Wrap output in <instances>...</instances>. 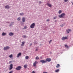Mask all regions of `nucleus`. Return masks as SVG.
Returning <instances> with one entry per match:
<instances>
[{
    "mask_svg": "<svg viewBox=\"0 0 73 73\" xmlns=\"http://www.w3.org/2000/svg\"><path fill=\"white\" fill-rule=\"evenodd\" d=\"M65 13H62L61 15H58V17L60 18H64V17L65 16Z\"/></svg>",
    "mask_w": 73,
    "mask_h": 73,
    "instance_id": "f257e3e1",
    "label": "nucleus"
},
{
    "mask_svg": "<svg viewBox=\"0 0 73 73\" xmlns=\"http://www.w3.org/2000/svg\"><path fill=\"white\" fill-rule=\"evenodd\" d=\"M35 26V23H33L31 25L30 28H34Z\"/></svg>",
    "mask_w": 73,
    "mask_h": 73,
    "instance_id": "f03ea898",
    "label": "nucleus"
},
{
    "mask_svg": "<svg viewBox=\"0 0 73 73\" xmlns=\"http://www.w3.org/2000/svg\"><path fill=\"white\" fill-rule=\"evenodd\" d=\"M21 68V66H18L15 69L17 70H20Z\"/></svg>",
    "mask_w": 73,
    "mask_h": 73,
    "instance_id": "7ed1b4c3",
    "label": "nucleus"
},
{
    "mask_svg": "<svg viewBox=\"0 0 73 73\" xmlns=\"http://www.w3.org/2000/svg\"><path fill=\"white\" fill-rule=\"evenodd\" d=\"M66 39H68V37L66 36L63 37L61 39L63 41H64L65 40H66Z\"/></svg>",
    "mask_w": 73,
    "mask_h": 73,
    "instance_id": "20e7f679",
    "label": "nucleus"
},
{
    "mask_svg": "<svg viewBox=\"0 0 73 73\" xmlns=\"http://www.w3.org/2000/svg\"><path fill=\"white\" fill-rule=\"evenodd\" d=\"M46 61L48 62H50L51 61V59L50 58H47L46 59Z\"/></svg>",
    "mask_w": 73,
    "mask_h": 73,
    "instance_id": "39448f33",
    "label": "nucleus"
},
{
    "mask_svg": "<svg viewBox=\"0 0 73 73\" xmlns=\"http://www.w3.org/2000/svg\"><path fill=\"white\" fill-rule=\"evenodd\" d=\"M9 70H12V68H13V64H11L9 66Z\"/></svg>",
    "mask_w": 73,
    "mask_h": 73,
    "instance_id": "423d86ee",
    "label": "nucleus"
},
{
    "mask_svg": "<svg viewBox=\"0 0 73 73\" xmlns=\"http://www.w3.org/2000/svg\"><path fill=\"white\" fill-rule=\"evenodd\" d=\"M40 62H41L42 64H44V63H46V61H45L44 60H40Z\"/></svg>",
    "mask_w": 73,
    "mask_h": 73,
    "instance_id": "0eeeda50",
    "label": "nucleus"
},
{
    "mask_svg": "<svg viewBox=\"0 0 73 73\" xmlns=\"http://www.w3.org/2000/svg\"><path fill=\"white\" fill-rule=\"evenodd\" d=\"M9 48V47L8 46H7L6 47H5L4 48V49L5 50H7V49H8Z\"/></svg>",
    "mask_w": 73,
    "mask_h": 73,
    "instance_id": "6e6552de",
    "label": "nucleus"
},
{
    "mask_svg": "<svg viewBox=\"0 0 73 73\" xmlns=\"http://www.w3.org/2000/svg\"><path fill=\"white\" fill-rule=\"evenodd\" d=\"M71 31V30L70 29H68L66 30V33H69Z\"/></svg>",
    "mask_w": 73,
    "mask_h": 73,
    "instance_id": "1a4fd4ad",
    "label": "nucleus"
},
{
    "mask_svg": "<svg viewBox=\"0 0 73 73\" xmlns=\"http://www.w3.org/2000/svg\"><path fill=\"white\" fill-rule=\"evenodd\" d=\"M21 56V53L20 52L17 55V57L18 58H19V56Z\"/></svg>",
    "mask_w": 73,
    "mask_h": 73,
    "instance_id": "9d476101",
    "label": "nucleus"
},
{
    "mask_svg": "<svg viewBox=\"0 0 73 73\" xmlns=\"http://www.w3.org/2000/svg\"><path fill=\"white\" fill-rule=\"evenodd\" d=\"M9 36H12L13 35V33H10L9 34Z\"/></svg>",
    "mask_w": 73,
    "mask_h": 73,
    "instance_id": "9b49d317",
    "label": "nucleus"
},
{
    "mask_svg": "<svg viewBox=\"0 0 73 73\" xmlns=\"http://www.w3.org/2000/svg\"><path fill=\"white\" fill-rule=\"evenodd\" d=\"M5 8L6 9H9V6L8 5H7L5 6Z\"/></svg>",
    "mask_w": 73,
    "mask_h": 73,
    "instance_id": "f8f14e48",
    "label": "nucleus"
},
{
    "mask_svg": "<svg viewBox=\"0 0 73 73\" xmlns=\"http://www.w3.org/2000/svg\"><path fill=\"white\" fill-rule=\"evenodd\" d=\"M22 22L23 23H24L25 22V17H23L22 19Z\"/></svg>",
    "mask_w": 73,
    "mask_h": 73,
    "instance_id": "ddd939ff",
    "label": "nucleus"
},
{
    "mask_svg": "<svg viewBox=\"0 0 73 73\" xmlns=\"http://www.w3.org/2000/svg\"><path fill=\"white\" fill-rule=\"evenodd\" d=\"M47 5L48 6V7H52V5H51L49 3H47Z\"/></svg>",
    "mask_w": 73,
    "mask_h": 73,
    "instance_id": "4468645a",
    "label": "nucleus"
},
{
    "mask_svg": "<svg viewBox=\"0 0 73 73\" xmlns=\"http://www.w3.org/2000/svg\"><path fill=\"white\" fill-rule=\"evenodd\" d=\"M37 63V62L36 61H35V62L33 63V65L34 66H36V65Z\"/></svg>",
    "mask_w": 73,
    "mask_h": 73,
    "instance_id": "2eb2a0df",
    "label": "nucleus"
},
{
    "mask_svg": "<svg viewBox=\"0 0 73 73\" xmlns=\"http://www.w3.org/2000/svg\"><path fill=\"white\" fill-rule=\"evenodd\" d=\"M13 24V22H11V23H10L9 27H11L12 25H13V24Z\"/></svg>",
    "mask_w": 73,
    "mask_h": 73,
    "instance_id": "dca6fc26",
    "label": "nucleus"
},
{
    "mask_svg": "<svg viewBox=\"0 0 73 73\" xmlns=\"http://www.w3.org/2000/svg\"><path fill=\"white\" fill-rule=\"evenodd\" d=\"M2 35L3 36H5L6 35V33L3 32L2 33Z\"/></svg>",
    "mask_w": 73,
    "mask_h": 73,
    "instance_id": "f3484780",
    "label": "nucleus"
},
{
    "mask_svg": "<svg viewBox=\"0 0 73 73\" xmlns=\"http://www.w3.org/2000/svg\"><path fill=\"white\" fill-rule=\"evenodd\" d=\"M22 44L21 45V46H24V44H25V42H22Z\"/></svg>",
    "mask_w": 73,
    "mask_h": 73,
    "instance_id": "a211bd4d",
    "label": "nucleus"
},
{
    "mask_svg": "<svg viewBox=\"0 0 73 73\" xmlns=\"http://www.w3.org/2000/svg\"><path fill=\"white\" fill-rule=\"evenodd\" d=\"M57 17L56 16L55 17H53V19L54 20H56V19H57Z\"/></svg>",
    "mask_w": 73,
    "mask_h": 73,
    "instance_id": "6ab92c4d",
    "label": "nucleus"
},
{
    "mask_svg": "<svg viewBox=\"0 0 73 73\" xmlns=\"http://www.w3.org/2000/svg\"><path fill=\"white\" fill-rule=\"evenodd\" d=\"M20 20H21V18H20V17L18 18L17 19V20H18V21H20Z\"/></svg>",
    "mask_w": 73,
    "mask_h": 73,
    "instance_id": "aec40b11",
    "label": "nucleus"
},
{
    "mask_svg": "<svg viewBox=\"0 0 73 73\" xmlns=\"http://www.w3.org/2000/svg\"><path fill=\"white\" fill-rule=\"evenodd\" d=\"M60 67V64H57V66H56V68H59Z\"/></svg>",
    "mask_w": 73,
    "mask_h": 73,
    "instance_id": "412c9836",
    "label": "nucleus"
},
{
    "mask_svg": "<svg viewBox=\"0 0 73 73\" xmlns=\"http://www.w3.org/2000/svg\"><path fill=\"white\" fill-rule=\"evenodd\" d=\"M24 67L25 68H26L27 67V65H24Z\"/></svg>",
    "mask_w": 73,
    "mask_h": 73,
    "instance_id": "4be33fe9",
    "label": "nucleus"
},
{
    "mask_svg": "<svg viewBox=\"0 0 73 73\" xmlns=\"http://www.w3.org/2000/svg\"><path fill=\"white\" fill-rule=\"evenodd\" d=\"M12 56H13L12 54H11V55L9 56V57L10 58H11L12 57Z\"/></svg>",
    "mask_w": 73,
    "mask_h": 73,
    "instance_id": "5701e85b",
    "label": "nucleus"
},
{
    "mask_svg": "<svg viewBox=\"0 0 73 73\" xmlns=\"http://www.w3.org/2000/svg\"><path fill=\"white\" fill-rule=\"evenodd\" d=\"M64 46L65 47V48H68V46L66 44Z\"/></svg>",
    "mask_w": 73,
    "mask_h": 73,
    "instance_id": "b1692460",
    "label": "nucleus"
},
{
    "mask_svg": "<svg viewBox=\"0 0 73 73\" xmlns=\"http://www.w3.org/2000/svg\"><path fill=\"white\" fill-rule=\"evenodd\" d=\"M29 58V57L28 56H26L25 57V58L26 59V60L28 59Z\"/></svg>",
    "mask_w": 73,
    "mask_h": 73,
    "instance_id": "393cba45",
    "label": "nucleus"
},
{
    "mask_svg": "<svg viewBox=\"0 0 73 73\" xmlns=\"http://www.w3.org/2000/svg\"><path fill=\"white\" fill-rule=\"evenodd\" d=\"M24 14V13H20V15L21 16L23 15Z\"/></svg>",
    "mask_w": 73,
    "mask_h": 73,
    "instance_id": "a878e982",
    "label": "nucleus"
},
{
    "mask_svg": "<svg viewBox=\"0 0 73 73\" xmlns=\"http://www.w3.org/2000/svg\"><path fill=\"white\" fill-rule=\"evenodd\" d=\"M61 12H62V11H61V10H59V11L58 13H59V14H60V13H61Z\"/></svg>",
    "mask_w": 73,
    "mask_h": 73,
    "instance_id": "bb28decb",
    "label": "nucleus"
},
{
    "mask_svg": "<svg viewBox=\"0 0 73 73\" xmlns=\"http://www.w3.org/2000/svg\"><path fill=\"white\" fill-rule=\"evenodd\" d=\"M59 71V69H57L55 70V72H58Z\"/></svg>",
    "mask_w": 73,
    "mask_h": 73,
    "instance_id": "cd10ccee",
    "label": "nucleus"
},
{
    "mask_svg": "<svg viewBox=\"0 0 73 73\" xmlns=\"http://www.w3.org/2000/svg\"><path fill=\"white\" fill-rule=\"evenodd\" d=\"M36 60H38V59H39V58H38V56H36Z\"/></svg>",
    "mask_w": 73,
    "mask_h": 73,
    "instance_id": "c85d7f7f",
    "label": "nucleus"
},
{
    "mask_svg": "<svg viewBox=\"0 0 73 73\" xmlns=\"http://www.w3.org/2000/svg\"><path fill=\"white\" fill-rule=\"evenodd\" d=\"M22 37H23V38H25L26 37V35H23V36H22Z\"/></svg>",
    "mask_w": 73,
    "mask_h": 73,
    "instance_id": "c756f323",
    "label": "nucleus"
},
{
    "mask_svg": "<svg viewBox=\"0 0 73 73\" xmlns=\"http://www.w3.org/2000/svg\"><path fill=\"white\" fill-rule=\"evenodd\" d=\"M21 25H23V24H24V23H23V22H21Z\"/></svg>",
    "mask_w": 73,
    "mask_h": 73,
    "instance_id": "7c9ffc66",
    "label": "nucleus"
},
{
    "mask_svg": "<svg viewBox=\"0 0 73 73\" xmlns=\"http://www.w3.org/2000/svg\"><path fill=\"white\" fill-rule=\"evenodd\" d=\"M13 71H11L9 73H13Z\"/></svg>",
    "mask_w": 73,
    "mask_h": 73,
    "instance_id": "2f4dec72",
    "label": "nucleus"
},
{
    "mask_svg": "<svg viewBox=\"0 0 73 73\" xmlns=\"http://www.w3.org/2000/svg\"><path fill=\"white\" fill-rule=\"evenodd\" d=\"M65 2H67L68 1V0H64Z\"/></svg>",
    "mask_w": 73,
    "mask_h": 73,
    "instance_id": "473e14b6",
    "label": "nucleus"
},
{
    "mask_svg": "<svg viewBox=\"0 0 73 73\" xmlns=\"http://www.w3.org/2000/svg\"><path fill=\"white\" fill-rule=\"evenodd\" d=\"M63 26H64V25L63 24H62L60 25V27H63Z\"/></svg>",
    "mask_w": 73,
    "mask_h": 73,
    "instance_id": "72a5a7b5",
    "label": "nucleus"
},
{
    "mask_svg": "<svg viewBox=\"0 0 73 73\" xmlns=\"http://www.w3.org/2000/svg\"><path fill=\"white\" fill-rule=\"evenodd\" d=\"M24 27V29H27V26H25Z\"/></svg>",
    "mask_w": 73,
    "mask_h": 73,
    "instance_id": "f704fd0d",
    "label": "nucleus"
},
{
    "mask_svg": "<svg viewBox=\"0 0 73 73\" xmlns=\"http://www.w3.org/2000/svg\"><path fill=\"white\" fill-rule=\"evenodd\" d=\"M49 21V19H47V20L46 21Z\"/></svg>",
    "mask_w": 73,
    "mask_h": 73,
    "instance_id": "c9c22d12",
    "label": "nucleus"
},
{
    "mask_svg": "<svg viewBox=\"0 0 73 73\" xmlns=\"http://www.w3.org/2000/svg\"><path fill=\"white\" fill-rule=\"evenodd\" d=\"M52 41V40H51L50 41H49V44H50V43L51 42V41Z\"/></svg>",
    "mask_w": 73,
    "mask_h": 73,
    "instance_id": "e433bc0d",
    "label": "nucleus"
},
{
    "mask_svg": "<svg viewBox=\"0 0 73 73\" xmlns=\"http://www.w3.org/2000/svg\"><path fill=\"white\" fill-rule=\"evenodd\" d=\"M32 73H35V72L34 71H33L32 72Z\"/></svg>",
    "mask_w": 73,
    "mask_h": 73,
    "instance_id": "4c0bfd02",
    "label": "nucleus"
},
{
    "mask_svg": "<svg viewBox=\"0 0 73 73\" xmlns=\"http://www.w3.org/2000/svg\"><path fill=\"white\" fill-rule=\"evenodd\" d=\"M39 3L40 4L41 3V1H39Z\"/></svg>",
    "mask_w": 73,
    "mask_h": 73,
    "instance_id": "58836bf2",
    "label": "nucleus"
},
{
    "mask_svg": "<svg viewBox=\"0 0 73 73\" xmlns=\"http://www.w3.org/2000/svg\"><path fill=\"white\" fill-rule=\"evenodd\" d=\"M37 50H38V48H36V51H37Z\"/></svg>",
    "mask_w": 73,
    "mask_h": 73,
    "instance_id": "ea45409f",
    "label": "nucleus"
},
{
    "mask_svg": "<svg viewBox=\"0 0 73 73\" xmlns=\"http://www.w3.org/2000/svg\"><path fill=\"white\" fill-rule=\"evenodd\" d=\"M43 73H48L46 72H43Z\"/></svg>",
    "mask_w": 73,
    "mask_h": 73,
    "instance_id": "a19ab883",
    "label": "nucleus"
},
{
    "mask_svg": "<svg viewBox=\"0 0 73 73\" xmlns=\"http://www.w3.org/2000/svg\"><path fill=\"white\" fill-rule=\"evenodd\" d=\"M6 23H9V22H6Z\"/></svg>",
    "mask_w": 73,
    "mask_h": 73,
    "instance_id": "79ce46f5",
    "label": "nucleus"
},
{
    "mask_svg": "<svg viewBox=\"0 0 73 73\" xmlns=\"http://www.w3.org/2000/svg\"><path fill=\"white\" fill-rule=\"evenodd\" d=\"M32 45V44H30V46H31Z\"/></svg>",
    "mask_w": 73,
    "mask_h": 73,
    "instance_id": "37998d69",
    "label": "nucleus"
},
{
    "mask_svg": "<svg viewBox=\"0 0 73 73\" xmlns=\"http://www.w3.org/2000/svg\"><path fill=\"white\" fill-rule=\"evenodd\" d=\"M57 21H56V20H55V22H56Z\"/></svg>",
    "mask_w": 73,
    "mask_h": 73,
    "instance_id": "c03bdc74",
    "label": "nucleus"
},
{
    "mask_svg": "<svg viewBox=\"0 0 73 73\" xmlns=\"http://www.w3.org/2000/svg\"><path fill=\"white\" fill-rule=\"evenodd\" d=\"M11 61H10L9 62L10 63H11Z\"/></svg>",
    "mask_w": 73,
    "mask_h": 73,
    "instance_id": "a18cd8bd",
    "label": "nucleus"
},
{
    "mask_svg": "<svg viewBox=\"0 0 73 73\" xmlns=\"http://www.w3.org/2000/svg\"><path fill=\"white\" fill-rule=\"evenodd\" d=\"M72 5H73V2L72 3Z\"/></svg>",
    "mask_w": 73,
    "mask_h": 73,
    "instance_id": "49530a36",
    "label": "nucleus"
},
{
    "mask_svg": "<svg viewBox=\"0 0 73 73\" xmlns=\"http://www.w3.org/2000/svg\"><path fill=\"white\" fill-rule=\"evenodd\" d=\"M40 45H41V44H40Z\"/></svg>",
    "mask_w": 73,
    "mask_h": 73,
    "instance_id": "de8ad7c7",
    "label": "nucleus"
},
{
    "mask_svg": "<svg viewBox=\"0 0 73 73\" xmlns=\"http://www.w3.org/2000/svg\"><path fill=\"white\" fill-rule=\"evenodd\" d=\"M0 30H1V29H0Z\"/></svg>",
    "mask_w": 73,
    "mask_h": 73,
    "instance_id": "09e8293b",
    "label": "nucleus"
},
{
    "mask_svg": "<svg viewBox=\"0 0 73 73\" xmlns=\"http://www.w3.org/2000/svg\"><path fill=\"white\" fill-rule=\"evenodd\" d=\"M35 44H36V43H35Z\"/></svg>",
    "mask_w": 73,
    "mask_h": 73,
    "instance_id": "8fccbe9b",
    "label": "nucleus"
},
{
    "mask_svg": "<svg viewBox=\"0 0 73 73\" xmlns=\"http://www.w3.org/2000/svg\"><path fill=\"white\" fill-rule=\"evenodd\" d=\"M50 53L51 54V53H51H51Z\"/></svg>",
    "mask_w": 73,
    "mask_h": 73,
    "instance_id": "3c124183",
    "label": "nucleus"
}]
</instances>
